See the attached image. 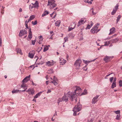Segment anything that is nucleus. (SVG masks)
Returning a JSON list of instances; mask_svg holds the SVG:
<instances>
[{
	"mask_svg": "<svg viewBox=\"0 0 122 122\" xmlns=\"http://www.w3.org/2000/svg\"><path fill=\"white\" fill-rule=\"evenodd\" d=\"M75 87L76 89L75 90L74 92H68L67 93L65 94L62 97L63 101L67 102L68 101V99L69 98L71 101H73V99L75 98V101H76L77 100L76 98V94L79 95V93L81 92V90L79 86H76Z\"/></svg>",
	"mask_w": 122,
	"mask_h": 122,
	"instance_id": "obj_1",
	"label": "nucleus"
},
{
	"mask_svg": "<svg viewBox=\"0 0 122 122\" xmlns=\"http://www.w3.org/2000/svg\"><path fill=\"white\" fill-rule=\"evenodd\" d=\"M55 2V0H49L48 5L50 6V9H53L57 5Z\"/></svg>",
	"mask_w": 122,
	"mask_h": 122,
	"instance_id": "obj_2",
	"label": "nucleus"
},
{
	"mask_svg": "<svg viewBox=\"0 0 122 122\" xmlns=\"http://www.w3.org/2000/svg\"><path fill=\"white\" fill-rule=\"evenodd\" d=\"M81 63V59H78L76 60L74 64L76 69H79L80 68V67Z\"/></svg>",
	"mask_w": 122,
	"mask_h": 122,
	"instance_id": "obj_3",
	"label": "nucleus"
},
{
	"mask_svg": "<svg viewBox=\"0 0 122 122\" xmlns=\"http://www.w3.org/2000/svg\"><path fill=\"white\" fill-rule=\"evenodd\" d=\"M81 108L82 105L79 102L77 105L75 106L73 110L75 111L79 112L81 110Z\"/></svg>",
	"mask_w": 122,
	"mask_h": 122,
	"instance_id": "obj_4",
	"label": "nucleus"
},
{
	"mask_svg": "<svg viewBox=\"0 0 122 122\" xmlns=\"http://www.w3.org/2000/svg\"><path fill=\"white\" fill-rule=\"evenodd\" d=\"M98 27L96 26H94L91 30V32L93 34L97 33L100 30V29H98Z\"/></svg>",
	"mask_w": 122,
	"mask_h": 122,
	"instance_id": "obj_5",
	"label": "nucleus"
},
{
	"mask_svg": "<svg viewBox=\"0 0 122 122\" xmlns=\"http://www.w3.org/2000/svg\"><path fill=\"white\" fill-rule=\"evenodd\" d=\"M86 19L85 18H83L81 19L78 21L77 26L79 27L81 25L84 24L86 21Z\"/></svg>",
	"mask_w": 122,
	"mask_h": 122,
	"instance_id": "obj_6",
	"label": "nucleus"
},
{
	"mask_svg": "<svg viewBox=\"0 0 122 122\" xmlns=\"http://www.w3.org/2000/svg\"><path fill=\"white\" fill-rule=\"evenodd\" d=\"M56 61L52 60L51 61H48L46 62V65L48 66H51L53 65L56 63Z\"/></svg>",
	"mask_w": 122,
	"mask_h": 122,
	"instance_id": "obj_7",
	"label": "nucleus"
},
{
	"mask_svg": "<svg viewBox=\"0 0 122 122\" xmlns=\"http://www.w3.org/2000/svg\"><path fill=\"white\" fill-rule=\"evenodd\" d=\"M113 58V56H105L103 59L104 61L106 62L110 61Z\"/></svg>",
	"mask_w": 122,
	"mask_h": 122,
	"instance_id": "obj_8",
	"label": "nucleus"
},
{
	"mask_svg": "<svg viewBox=\"0 0 122 122\" xmlns=\"http://www.w3.org/2000/svg\"><path fill=\"white\" fill-rule=\"evenodd\" d=\"M59 60V63L60 65H64L66 62V61L62 57H60Z\"/></svg>",
	"mask_w": 122,
	"mask_h": 122,
	"instance_id": "obj_9",
	"label": "nucleus"
},
{
	"mask_svg": "<svg viewBox=\"0 0 122 122\" xmlns=\"http://www.w3.org/2000/svg\"><path fill=\"white\" fill-rule=\"evenodd\" d=\"M26 92L29 95H33L34 94L35 91L33 88H30L26 91Z\"/></svg>",
	"mask_w": 122,
	"mask_h": 122,
	"instance_id": "obj_10",
	"label": "nucleus"
},
{
	"mask_svg": "<svg viewBox=\"0 0 122 122\" xmlns=\"http://www.w3.org/2000/svg\"><path fill=\"white\" fill-rule=\"evenodd\" d=\"M119 6L118 4H117L116 6H115L114 8H113L112 11L111 12V14L112 15H114L116 13L117 11Z\"/></svg>",
	"mask_w": 122,
	"mask_h": 122,
	"instance_id": "obj_11",
	"label": "nucleus"
},
{
	"mask_svg": "<svg viewBox=\"0 0 122 122\" xmlns=\"http://www.w3.org/2000/svg\"><path fill=\"white\" fill-rule=\"evenodd\" d=\"M30 75H29V76H26L22 81V82L24 83H26L30 80Z\"/></svg>",
	"mask_w": 122,
	"mask_h": 122,
	"instance_id": "obj_12",
	"label": "nucleus"
},
{
	"mask_svg": "<svg viewBox=\"0 0 122 122\" xmlns=\"http://www.w3.org/2000/svg\"><path fill=\"white\" fill-rule=\"evenodd\" d=\"M53 81H52L51 83L54 84V85L56 86L58 84V81L56 78L55 76H54L53 78Z\"/></svg>",
	"mask_w": 122,
	"mask_h": 122,
	"instance_id": "obj_13",
	"label": "nucleus"
},
{
	"mask_svg": "<svg viewBox=\"0 0 122 122\" xmlns=\"http://www.w3.org/2000/svg\"><path fill=\"white\" fill-rule=\"evenodd\" d=\"M27 32L26 30H21L19 34V36H22L27 34Z\"/></svg>",
	"mask_w": 122,
	"mask_h": 122,
	"instance_id": "obj_14",
	"label": "nucleus"
},
{
	"mask_svg": "<svg viewBox=\"0 0 122 122\" xmlns=\"http://www.w3.org/2000/svg\"><path fill=\"white\" fill-rule=\"evenodd\" d=\"M99 96L97 95L95 97L93 98L92 101V104H94L97 102L98 100L97 99Z\"/></svg>",
	"mask_w": 122,
	"mask_h": 122,
	"instance_id": "obj_15",
	"label": "nucleus"
},
{
	"mask_svg": "<svg viewBox=\"0 0 122 122\" xmlns=\"http://www.w3.org/2000/svg\"><path fill=\"white\" fill-rule=\"evenodd\" d=\"M80 88H81L80 87H79ZM81 92L80 93H79V95L78 94H76V98L77 97V95H80V96H81V95H85L86 94H87V91L86 90H84V92H83L81 94H80V93H81Z\"/></svg>",
	"mask_w": 122,
	"mask_h": 122,
	"instance_id": "obj_16",
	"label": "nucleus"
},
{
	"mask_svg": "<svg viewBox=\"0 0 122 122\" xmlns=\"http://www.w3.org/2000/svg\"><path fill=\"white\" fill-rule=\"evenodd\" d=\"M110 32L109 34V35L114 33L115 31V28L114 27H113L110 29Z\"/></svg>",
	"mask_w": 122,
	"mask_h": 122,
	"instance_id": "obj_17",
	"label": "nucleus"
},
{
	"mask_svg": "<svg viewBox=\"0 0 122 122\" xmlns=\"http://www.w3.org/2000/svg\"><path fill=\"white\" fill-rule=\"evenodd\" d=\"M93 23L92 21H91L89 23L86 27V29H89L93 25Z\"/></svg>",
	"mask_w": 122,
	"mask_h": 122,
	"instance_id": "obj_18",
	"label": "nucleus"
},
{
	"mask_svg": "<svg viewBox=\"0 0 122 122\" xmlns=\"http://www.w3.org/2000/svg\"><path fill=\"white\" fill-rule=\"evenodd\" d=\"M31 4L34 6L35 8H38L39 7V3L37 1H36L35 3H32Z\"/></svg>",
	"mask_w": 122,
	"mask_h": 122,
	"instance_id": "obj_19",
	"label": "nucleus"
},
{
	"mask_svg": "<svg viewBox=\"0 0 122 122\" xmlns=\"http://www.w3.org/2000/svg\"><path fill=\"white\" fill-rule=\"evenodd\" d=\"M38 40L39 43V44H41L43 39V38L42 36H40L38 37Z\"/></svg>",
	"mask_w": 122,
	"mask_h": 122,
	"instance_id": "obj_20",
	"label": "nucleus"
},
{
	"mask_svg": "<svg viewBox=\"0 0 122 122\" xmlns=\"http://www.w3.org/2000/svg\"><path fill=\"white\" fill-rule=\"evenodd\" d=\"M32 37V35L31 32V31L30 28H29V34L28 36V37L30 39H31Z\"/></svg>",
	"mask_w": 122,
	"mask_h": 122,
	"instance_id": "obj_21",
	"label": "nucleus"
},
{
	"mask_svg": "<svg viewBox=\"0 0 122 122\" xmlns=\"http://www.w3.org/2000/svg\"><path fill=\"white\" fill-rule=\"evenodd\" d=\"M73 24H74V25L73 27H72L70 26L69 27L68 29V31H71L75 28L76 25V24H75L74 22Z\"/></svg>",
	"mask_w": 122,
	"mask_h": 122,
	"instance_id": "obj_22",
	"label": "nucleus"
},
{
	"mask_svg": "<svg viewBox=\"0 0 122 122\" xmlns=\"http://www.w3.org/2000/svg\"><path fill=\"white\" fill-rule=\"evenodd\" d=\"M96 59H93V60H91L90 61H85L84 60H83V62L85 64H87V63H89L90 62H91L92 61H95Z\"/></svg>",
	"mask_w": 122,
	"mask_h": 122,
	"instance_id": "obj_23",
	"label": "nucleus"
},
{
	"mask_svg": "<svg viewBox=\"0 0 122 122\" xmlns=\"http://www.w3.org/2000/svg\"><path fill=\"white\" fill-rule=\"evenodd\" d=\"M61 22L60 20H58L56 21L55 23V25L59 27L60 25Z\"/></svg>",
	"mask_w": 122,
	"mask_h": 122,
	"instance_id": "obj_24",
	"label": "nucleus"
},
{
	"mask_svg": "<svg viewBox=\"0 0 122 122\" xmlns=\"http://www.w3.org/2000/svg\"><path fill=\"white\" fill-rule=\"evenodd\" d=\"M16 51L17 53H19L21 55H22L21 50L19 48H17L16 49Z\"/></svg>",
	"mask_w": 122,
	"mask_h": 122,
	"instance_id": "obj_25",
	"label": "nucleus"
},
{
	"mask_svg": "<svg viewBox=\"0 0 122 122\" xmlns=\"http://www.w3.org/2000/svg\"><path fill=\"white\" fill-rule=\"evenodd\" d=\"M34 6L32 5H29V9L30 11H32L34 10Z\"/></svg>",
	"mask_w": 122,
	"mask_h": 122,
	"instance_id": "obj_26",
	"label": "nucleus"
},
{
	"mask_svg": "<svg viewBox=\"0 0 122 122\" xmlns=\"http://www.w3.org/2000/svg\"><path fill=\"white\" fill-rule=\"evenodd\" d=\"M22 84L21 86V87L22 88L24 89H25V88H27V86L26 84L23 82H22Z\"/></svg>",
	"mask_w": 122,
	"mask_h": 122,
	"instance_id": "obj_27",
	"label": "nucleus"
},
{
	"mask_svg": "<svg viewBox=\"0 0 122 122\" xmlns=\"http://www.w3.org/2000/svg\"><path fill=\"white\" fill-rule=\"evenodd\" d=\"M117 34H115L112 36L108 37L106 39V40H109L112 38L116 36Z\"/></svg>",
	"mask_w": 122,
	"mask_h": 122,
	"instance_id": "obj_28",
	"label": "nucleus"
},
{
	"mask_svg": "<svg viewBox=\"0 0 122 122\" xmlns=\"http://www.w3.org/2000/svg\"><path fill=\"white\" fill-rule=\"evenodd\" d=\"M42 92H41L36 94V95L34 96V98H38L41 95V94L42 93Z\"/></svg>",
	"mask_w": 122,
	"mask_h": 122,
	"instance_id": "obj_29",
	"label": "nucleus"
},
{
	"mask_svg": "<svg viewBox=\"0 0 122 122\" xmlns=\"http://www.w3.org/2000/svg\"><path fill=\"white\" fill-rule=\"evenodd\" d=\"M118 40V38H115L114 39H112L110 41L112 43H114V42H117Z\"/></svg>",
	"mask_w": 122,
	"mask_h": 122,
	"instance_id": "obj_30",
	"label": "nucleus"
},
{
	"mask_svg": "<svg viewBox=\"0 0 122 122\" xmlns=\"http://www.w3.org/2000/svg\"><path fill=\"white\" fill-rule=\"evenodd\" d=\"M93 0H84V1L86 3H88L89 4H92V2Z\"/></svg>",
	"mask_w": 122,
	"mask_h": 122,
	"instance_id": "obj_31",
	"label": "nucleus"
},
{
	"mask_svg": "<svg viewBox=\"0 0 122 122\" xmlns=\"http://www.w3.org/2000/svg\"><path fill=\"white\" fill-rule=\"evenodd\" d=\"M50 46V45H49L48 46H45L44 49L43 50V51L44 52H45L48 50L49 49L48 47Z\"/></svg>",
	"mask_w": 122,
	"mask_h": 122,
	"instance_id": "obj_32",
	"label": "nucleus"
},
{
	"mask_svg": "<svg viewBox=\"0 0 122 122\" xmlns=\"http://www.w3.org/2000/svg\"><path fill=\"white\" fill-rule=\"evenodd\" d=\"M49 14V12L47 11H44L43 14L42 15V17L44 16L48 15Z\"/></svg>",
	"mask_w": 122,
	"mask_h": 122,
	"instance_id": "obj_33",
	"label": "nucleus"
},
{
	"mask_svg": "<svg viewBox=\"0 0 122 122\" xmlns=\"http://www.w3.org/2000/svg\"><path fill=\"white\" fill-rule=\"evenodd\" d=\"M21 91L20 90H14L12 91V92L13 93H17L18 92H20Z\"/></svg>",
	"mask_w": 122,
	"mask_h": 122,
	"instance_id": "obj_34",
	"label": "nucleus"
},
{
	"mask_svg": "<svg viewBox=\"0 0 122 122\" xmlns=\"http://www.w3.org/2000/svg\"><path fill=\"white\" fill-rule=\"evenodd\" d=\"M34 56V53H31L30 52L29 53L28 56L30 58H33Z\"/></svg>",
	"mask_w": 122,
	"mask_h": 122,
	"instance_id": "obj_35",
	"label": "nucleus"
},
{
	"mask_svg": "<svg viewBox=\"0 0 122 122\" xmlns=\"http://www.w3.org/2000/svg\"><path fill=\"white\" fill-rule=\"evenodd\" d=\"M35 18V16L34 15H32L30 16L29 19V20H30V21L33 20Z\"/></svg>",
	"mask_w": 122,
	"mask_h": 122,
	"instance_id": "obj_36",
	"label": "nucleus"
},
{
	"mask_svg": "<svg viewBox=\"0 0 122 122\" xmlns=\"http://www.w3.org/2000/svg\"><path fill=\"white\" fill-rule=\"evenodd\" d=\"M54 14V16L52 17V18H55V17L56 16V12H53L51 14H50L51 16V17H52V16Z\"/></svg>",
	"mask_w": 122,
	"mask_h": 122,
	"instance_id": "obj_37",
	"label": "nucleus"
},
{
	"mask_svg": "<svg viewBox=\"0 0 122 122\" xmlns=\"http://www.w3.org/2000/svg\"><path fill=\"white\" fill-rule=\"evenodd\" d=\"M121 18V15H118L117 17V19L116 21V23H117L118 21L120 20V19Z\"/></svg>",
	"mask_w": 122,
	"mask_h": 122,
	"instance_id": "obj_38",
	"label": "nucleus"
},
{
	"mask_svg": "<svg viewBox=\"0 0 122 122\" xmlns=\"http://www.w3.org/2000/svg\"><path fill=\"white\" fill-rule=\"evenodd\" d=\"M110 42H111L110 41H107L106 42H104V45H103V46H107L109 45V44L110 43Z\"/></svg>",
	"mask_w": 122,
	"mask_h": 122,
	"instance_id": "obj_39",
	"label": "nucleus"
},
{
	"mask_svg": "<svg viewBox=\"0 0 122 122\" xmlns=\"http://www.w3.org/2000/svg\"><path fill=\"white\" fill-rule=\"evenodd\" d=\"M116 83L113 82L111 86L112 88H114V87H116Z\"/></svg>",
	"mask_w": 122,
	"mask_h": 122,
	"instance_id": "obj_40",
	"label": "nucleus"
},
{
	"mask_svg": "<svg viewBox=\"0 0 122 122\" xmlns=\"http://www.w3.org/2000/svg\"><path fill=\"white\" fill-rule=\"evenodd\" d=\"M63 101V98H59L58 100L57 103L59 104L60 102Z\"/></svg>",
	"mask_w": 122,
	"mask_h": 122,
	"instance_id": "obj_41",
	"label": "nucleus"
},
{
	"mask_svg": "<svg viewBox=\"0 0 122 122\" xmlns=\"http://www.w3.org/2000/svg\"><path fill=\"white\" fill-rule=\"evenodd\" d=\"M120 114H118L116 116V119L117 120H119L120 119Z\"/></svg>",
	"mask_w": 122,
	"mask_h": 122,
	"instance_id": "obj_42",
	"label": "nucleus"
},
{
	"mask_svg": "<svg viewBox=\"0 0 122 122\" xmlns=\"http://www.w3.org/2000/svg\"><path fill=\"white\" fill-rule=\"evenodd\" d=\"M53 72V69H49L48 71V73H52Z\"/></svg>",
	"mask_w": 122,
	"mask_h": 122,
	"instance_id": "obj_43",
	"label": "nucleus"
},
{
	"mask_svg": "<svg viewBox=\"0 0 122 122\" xmlns=\"http://www.w3.org/2000/svg\"><path fill=\"white\" fill-rule=\"evenodd\" d=\"M113 112L115 113L116 114H120V110H117V111H113Z\"/></svg>",
	"mask_w": 122,
	"mask_h": 122,
	"instance_id": "obj_44",
	"label": "nucleus"
},
{
	"mask_svg": "<svg viewBox=\"0 0 122 122\" xmlns=\"http://www.w3.org/2000/svg\"><path fill=\"white\" fill-rule=\"evenodd\" d=\"M32 24L34 25H36L37 24V20H35L34 21H32Z\"/></svg>",
	"mask_w": 122,
	"mask_h": 122,
	"instance_id": "obj_45",
	"label": "nucleus"
},
{
	"mask_svg": "<svg viewBox=\"0 0 122 122\" xmlns=\"http://www.w3.org/2000/svg\"><path fill=\"white\" fill-rule=\"evenodd\" d=\"M64 42L63 44H64L65 42L68 41V38L67 37H65L64 38Z\"/></svg>",
	"mask_w": 122,
	"mask_h": 122,
	"instance_id": "obj_46",
	"label": "nucleus"
},
{
	"mask_svg": "<svg viewBox=\"0 0 122 122\" xmlns=\"http://www.w3.org/2000/svg\"><path fill=\"white\" fill-rule=\"evenodd\" d=\"M119 85L120 86H122V81L120 80L119 81Z\"/></svg>",
	"mask_w": 122,
	"mask_h": 122,
	"instance_id": "obj_47",
	"label": "nucleus"
},
{
	"mask_svg": "<svg viewBox=\"0 0 122 122\" xmlns=\"http://www.w3.org/2000/svg\"><path fill=\"white\" fill-rule=\"evenodd\" d=\"M36 40H33L32 41V44L33 45H34L35 44V43L36 42Z\"/></svg>",
	"mask_w": 122,
	"mask_h": 122,
	"instance_id": "obj_48",
	"label": "nucleus"
},
{
	"mask_svg": "<svg viewBox=\"0 0 122 122\" xmlns=\"http://www.w3.org/2000/svg\"><path fill=\"white\" fill-rule=\"evenodd\" d=\"M113 79V77L110 78V82H112Z\"/></svg>",
	"mask_w": 122,
	"mask_h": 122,
	"instance_id": "obj_49",
	"label": "nucleus"
},
{
	"mask_svg": "<svg viewBox=\"0 0 122 122\" xmlns=\"http://www.w3.org/2000/svg\"><path fill=\"white\" fill-rule=\"evenodd\" d=\"M38 58V57L37 56H35L34 57V59L36 60V62L37 61Z\"/></svg>",
	"mask_w": 122,
	"mask_h": 122,
	"instance_id": "obj_50",
	"label": "nucleus"
},
{
	"mask_svg": "<svg viewBox=\"0 0 122 122\" xmlns=\"http://www.w3.org/2000/svg\"><path fill=\"white\" fill-rule=\"evenodd\" d=\"M93 121V119L92 118L90 120L88 119V122H92Z\"/></svg>",
	"mask_w": 122,
	"mask_h": 122,
	"instance_id": "obj_51",
	"label": "nucleus"
},
{
	"mask_svg": "<svg viewBox=\"0 0 122 122\" xmlns=\"http://www.w3.org/2000/svg\"><path fill=\"white\" fill-rule=\"evenodd\" d=\"M74 112L73 113V115L74 116H76V112H77V111H73Z\"/></svg>",
	"mask_w": 122,
	"mask_h": 122,
	"instance_id": "obj_52",
	"label": "nucleus"
},
{
	"mask_svg": "<svg viewBox=\"0 0 122 122\" xmlns=\"http://www.w3.org/2000/svg\"><path fill=\"white\" fill-rule=\"evenodd\" d=\"M30 20H29V19L28 20H26L25 21V24H28V23L29 22V21H30Z\"/></svg>",
	"mask_w": 122,
	"mask_h": 122,
	"instance_id": "obj_53",
	"label": "nucleus"
},
{
	"mask_svg": "<svg viewBox=\"0 0 122 122\" xmlns=\"http://www.w3.org/2000/svg\"><path fill=\"white\" fill-rule=\"evenodd\" d=\"M51 92V91L50 89H48V91L47 92V93H50Z\"/></svg>",
	"mask_w": 122,
	"mask_h": 122,
	"instance_id": "obj_54",
	"label": "nucleus"
},
{
	"mask_svg": "<svg viewBox=\"0 0 122 122\" xmlns=\"http://www.w3.org/2000/svg\"><path fill=\"white\" fill-rule=\"evenodd\" d=\"M2 40L1 38H0V46H1Z\"/></svg>",
	"mask_w": 122,
	"mask_h": 122,
	"instance_id": "obj_55",
	"label": "nucleus"
},
{
	"mask_svg": "<svg viewBox=\"0 0 122 122\" xmlns=\"http://www.w3.org/2000/svg\"><path fill=\"white\" fill-rule=\"evenodd\" d=\"M30 67L31 68H33V69L34 68H35V67L34 66V65H32L30 66Z\"/></svg>",
	"mask_w": 122,
	"mask_h": 122,
	"instance_id": "obj_56",
	"label": "nucleus"
},
{
	"mask_svg": "<svg viewBox=\"0 0 122 122\" xmlns=\"http://www.w3.org/2000/svg\"><path fill=\"white\" fill-rule=\"evenodd\" d=\"M113 82L116 83V78H114Z\"/></svg>",
	"mask_w": 122,
	"mask_h": 122,
	"instance_id": "obj_57",
	"label": "nucleus"
},
{
	"mask_svg": "<svg viewBox=\"0 0 122 122\" xmlns=\"http://www.w3.org/2000/svg\"><path fill=\"white\" fill-rule=\"evenodd\" d=\"M25 26H26V28H27V29H29L28 24H25Z\"/></svg>",
	"mask_w": 122,
	"mask_h": 122,
	"instance_id": "obj_58",
	"label": "nucleus"
},
{
	"mask_svg": "<svg viewBox=\"0 0 122 122\" xmlns=\"http://www.w3.org/2000/svg\"><path fill=\"white\" fill-rule=\"evenodd\" d=\"M100 25V24L99 23H97L95 26H99Z\"/></svg>",
	"mask_w": 122,
	"mask_h": 122,
	"instance_id": "obj_59",
	"label": "nucleus"
},
{
	"mask_svg": "<svg viewBox=\"0 0 122 122\" xmlns=\"http://www.w3.org/2000/svg\"><path fill=\"white\" fill-rule=\"evenodd\" d=\"M22 9L21 8H20L19 10V12H21L22 11Z\"/></svg>",
	"mask_w": 122,
	"mask_h": 122,
	"instance_id": "obj_60",
	"label": "nucleus"
},
{
	"mask_svg": "<svg viewBox=\"0 0 122 122\" xmlns=\"http://www.w3.org/2000/svg\"><path fill=\"white\" fill-rule=\"evenodd\" d=\"M27 88H25V89H24V90L22 91V92H24L27 89Z\"/></svg>",
	"mask_w": 122,
	"mask_h": 122,
	"instance_id": "obj_61",
	"label": "nucleus"
},
{
	"mask_svg": "<svg viewBox=\"0 0 122 122\" xmlns=\"http://www.w3.org/2000/svg\"><path fill=\"white\" fill-rule=\"evenodd\" d=\"M92 13L93 15H95L96 14V13H94L93 10L92 11Z\"/></svg>",
	"mask_w": 122,
	"mask_h": 122,
	"instance_id": "obj_62",
	"label": "nucleus"
},
{
	"mask_svg": "<svg viewBox=\"0 0 122 122\" xmlns=\"http://www.w3.org/2000/svg\"><path fill=\"white\" fill-rule=\"evenodd\" d=\"M48 81H46V83L47 85L48 84Z\"/></svg>",
	"mask_w": 122,
	"mask_h": 122,
	"instance_id": "obj_63",
	"label": "nucleus"
},
{
	"mask_svg": "<svg viewBox=\"0 0 122 122\" xmlns=\"http://www.w3.org/2000/svg\"><path fill=\"white\" fill-rule=\"evenodd\" d=\"M32 84L33 86H34L35 85V83L33 82V81H32Z\"/></svg>",
	"mask_w": 122,
	"mask_h": 122,
	"instance_id": "obj_64",
	"label": "nucleus"
}]
</instances>
